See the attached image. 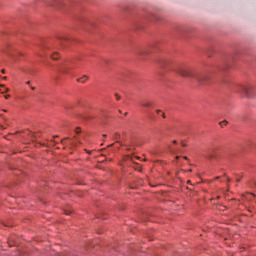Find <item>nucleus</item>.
Returning <instances> with one entry per match:
<instances>
[{
	"mask_svg": "<svg viewBox=\"0 0 256 256\" xmlns=\"http://www.w3.org/2000/svg\"><path fill=\"white\" fill-rule=\"evenodd\" d=\"M178 73L181 75V77L196 79V81H198L200 85H205L207 79H209V76H207L206 74L195 75L193 71H191V69L187 68H179Z\"/></svg>",
	"mask_w": 256,
	"mask_h": 256,
	"instance_id": "obj_1",
	"label": "nucleus"
},
{
	"mask_svg": "<svg viewBox=\"0 0 256 256\" xmlns=\"http://www.w3.org/2000/svg\"><path fill=\"white\" fill-rule=\"evenodd\" d=\"M239 93L245 95V97H252L253 96V86H240Z\"/></svg>",
	"mask_w": 256,
	"mask_h": 256,
	"instance_id": "obj_2",
	"label": "nucleus"
},
{
	"mask_svg": "<svg viewBox=\"0 0 256 256\" xmlns=\"http://www.w3.org/2000/svg\"><path fill=\"white\" fill-rule=\"evenodd\" d=\"M141 107H145V108H149V107H153V102L149 101V100H143L140 103Z\"/></svg>",
	"mask_w": 256,
	"mask_h": 256,
	"instance_id": "obj_3",
	"label": "nucleus"
},
{
	"mask_svg": "<svg viewBox=\"0 0 256 256\" xmlns=\"http://www.w3.org/2000/svg\"><path fill=\"white\" fill-rule=\"evenodd\" d=\"M6 55H8V57H10V59L14 62L17 63V61H19V58H17V55L15 54H11L9 52H6Z\"/></svg>",
	"mask_w": 256,
	"mask_h": 256,
	"instance_id": "obj_4",
	"label": "nucleus"
},
{
	"mask_svg": "<svg viewBox=\"0 0 256 256\" xmlns=\"http://www.w3.org/2000/svg\"><path fill=\"white\" fill-rule=\"evenodd\" d=\"M88 80H89V76L84 75V76H82L81 78H78V79H77V82H78V83H87Z\"/></svg>",
	"mask_w": 256,
	"mask_h": 256,
	"instance_id": "obj_5",
	"label": "nucleus"
},
{
	"mask_svg": "<svg viewBox=\"0 0 256 256\" xmlns=\"http://www.w3.org/2000/svg\"><path fill=\"white\" fill-rule=\"evenodd\" d=\"M113 139L116 141V143H119L118 139H121V134H119V132L114 133Z\"/></svg>",
	"mask_w": 256,
	"mask_h": 256,
	"instance_id": "obj_6",
	"label": "nucleus"
},
{
	"mask_svg": "<svg viewBox=\"0 0 256 256\" xmlns=\"http://www.w3.org/2000/svg\"><path fill=\"white\" fill-rule=\"evenodd\" d=\"M61 73H63L64 75L69 74V67L64 66L61 68Z\"/></svg>",
	"mask_w": 256,
	"mask_h": 256,
	"instance_id": "obj_7",
	"label": "nucleus"
},
{
	"mask_svg": "<svg viewBox=\"0 0 256 256\" xmlns=\"http://www.w3.org/2000/svg\"><path fill=\"white\" fill-rule=\"evenodd\" d=\"M156 113H158V115L159 113H161L160 116H162L163 119H165V113L161 112V110H156Z\"/></svg>",
	"mask_w": 256,
	"mask_h": 256,
	"instance_id": "obj_8",
	"label": "nucleus"
},
{
	"mask_svg": "<svg viewBox=\"0 0 256 256\" xmlns=\"http://www.w3.org/2000/svg\"><path fill=\"white\" fill-rule=\"evenodd\" d=\"M52 59H59V54H57V53H54V54H52Z\"/></svg>",
	"mask_w": 256,
	"mask_h": 256,
	"instance_id": "obj_9",
	"label": "nucleus"
},
{
	"mask_svg": "<svg viewBox=\"0 0 256 256\" xmlns=\"http://www.w3.org/2000/svg\"><path fill=\"white\" fill-rule=\"evenodd\" d=\"M116 100L119 101L121 99V96L119 94H115Z\"/></svg>",
	"mask_w": 256,
	"mask_h": 256,
	"instance_id": "obj_10",
	"label": "nucleus"
},
{
	"mask_svg": "<svg viewBox=\"0 0 256 256\" xmlns=\"http://www.w3.org/2000/svg\"><path fill=\"white\" fill-rule=\"evenodd\" d=\"M220 125H227V120L220 122Z\"/></svg>",
	"mask_w": 256,
	"mask_h": 256,
	"instance_id": "obj_11",
	"label": "nucleus"
},
{
	"mask_svg": "<svg viewBox=\"0 0 256 256\" xmlns=\"http://www.w3.org/2000/svg\"><path fill=\"white\" fill-rule=\"evenodd\" d=\"M2 93H9V88H6Z\"/></svg>",
	"mask_w": 256,
	"mask_h": 256,
	"instance_id": "obj_12",
	"label": "nucleus"
},
{
	"mask_svg": "<svg viewBox=\"0 0 256 256\" xmlns=\"http://www.w3.org/2000/svg\"><path fill=\"white\" fill-rule=\"evenodd\" d=\"M139 55H145V51H140Z\"/></svg>",
	"mask_w": 256,
	"mask_h": 256,
	"instance_id": "obj_13",
	"label": "nucleus"
},
{
	"mask_svg": "<svg viewBox=\"0 0 256 256\" xmlns=\"http://www.w3.org/2000/svg\"><path fill=\"white\" fill-rule=\"evenodd\" d=\"M9 97H11V95H5L4 96L5 99H9Z\"/></svg>",
	"mask_w": 256,
	"mask_h": 256,
	"instance_id": "obj_14",
	"label": "nucleus"
},
{
	"mask_svg": "<svg viewBox=\"0 0 256 256\" xmlns=\"http://www.w3.org/2000/svg\"><path fill=\"white\" fill-rule=\"evenodd\" d=\"M76 133H81V129L77 128Z\"/></svg>",
	"mask_w": 256,
	"mask_h": 256,
	"instance_id": "obj_15",
	"label": "nucleus"
},
{
	"mask_svg": "<svg viewBox=\"0 0 256 256\" xmlns=\"http://www.w3.org/2000/svg\"><path fill=\"white\" fill-rule=\"evenodd\" d=\"M71 211H65V215H69Z\"/></svg>",
	"mask_w": 256,
	"mask_h": 256,
	"instance_id": "obj_16",
	"label": "nucleus"
},
{
	"mask_svg": "<svg viewBox=\"0 0 256 256\" xmlns=\"http://www.w3.org/2000/svg\"><path fill=\"white\" fill-rule=\"evenodd\" d=\"M26 85H31V81H27V82H26Z\"/></svg>",
	"mask_w": 256,
	"mask_h": 256,
	"instance_id": "obj_17",
	"label": "nucleus"
},
{
	"mask_svg": "<svg viewBox=\"0 0 256 256\" xmlns=\"http://www.w3.org/2000/svg\"><path fill=\"white\" fill-rule=\"evenodd\" d=\"M30 89H31L32 91H35V87H33V86H31Z\"/></svg>",
	"mask_w": 256,
	"mask_h": 256,
	"instance_id": "obj_18",
	"label": "nucleus"
},
{
	"mask_svg": "<svg viewBox=\"0 0 256 256\" xmlns=\"http://www.w3.org/2000/svg\"><path fill=\"white\" fill-rule=\"evenodd\" d=\"M2 79H4V81H7V76H4Z\"/></svg>",
	"mask_w": 256,
	"mask_h": 256,
	"instance_id": "obj_19",
	"label": "nucleus"
},
{
	"mask_svg": "<svg viewBox=\"0 0 256 256\" xmlns=\"http://www.w3.org/2000/svg\"><path fill=\"white\" fill-rule=\"evenodd\" d=\"M184 159H185L186 161H189V158H188L187 156H185Z\"/></svg>",
	"mask_w": 256,
	"mask_h": 256,
	"instance_id": "obj_20",
	"label": "nucleus"
},
{
	"mask_svg": "<svg viewBox=\"0 0 256 256\" xmlns=\"http://www.w3.org/2000/svg\"><path fill=\"white\" fill-rule=\"evenodd\" d=\"M236 181H237V183H240V182H241V179L238 178Z\"/></svg>",
	"mask_w": 256,
	"mask_h": 256,
	"instance_id": "obj_21",
	"label": "nucleus"
},
{
	"mask_svg": "<svg viewBox=\"0 0 256 256\" xmlns=\"http://www.w3.org/2000/svg\"><path fill=\"white\" fill-rule=\"evenodd\" d=\"M18 55L23 56V53L19 52Z\"/></svg>",
	"mask_w": 256,
	"mask_h": 256,
	"instance_id": "obj_22",
	"label": "nucleus"
},
{
	"mask_svg": "<svg viewBox=\"0 0 256 256\" xmlns=\"http://www.w3.org/2000/svg\"><path fill=\"white\" fill-rule=\"evenodd\" d=\"M228 183H231V178H228Z\"/></svg>",
	"mask_w": 256,
	"mask_h": 256,
	"instance_id": "obj_23",
	"label": "nucleus"
},
{
	"mask_svg": "<svg viewBox=\"0 0 256 256\" xmlns=\"http://www.w3.org/2000/svg\"><path fill=\"white\" fill-rule=\"evenodd\" d=\"M108 147H113V144L108 145Z\"/></svg>",
	"mask_w": 256,
	"mask_h": 256,
	"instance_id": "obj_24",
	"label": "nucleus"
},
{
	"mask_svg": "<svg viewBox=\"0 0 256 256\" xmlns=\"http://www.w3.org/2000/svg\"><path fill=\"white\" fill-rule=\"evenodd\" d=\"M2 73H5V69H2Z\"/></svg>",
	"mask_w": 256,
	"mask_h": 256,
	"instance_id": "obj_25",
	"label": "nucleus"
},
{
	"mask_svg": "<svg viewBox=\"0 0 256 256\" xmlns=\"http://www.w3.org/2000/svg\"><path fill=\"white\" fill-rule=\"evenodd\" d=\"M103 137H107V134H103Z\"/></svg>",
	"mask_w": 256,
	"mask_h": 256,
	"instance_id": "obj_26",
	"label": "nucleus"
},
{
	"mask_svg": "<svg viewBox=\"0 0 256 256\" xmlns=\"http://www.w3.org/2000/svg\"><path fill=\"white\" fill-rule=\"evenodd\" d=\"M173 143H177V140H174Z\"/></svg>",
	"mask_w": 256,
	"mask_h": 256,
	"instance_id": "obj_27",
	"label": "nucleus"
},
{
	"mask_svg": "<svg viewBox=\"0 0 256 256\" xmlns=\"http://www.w3.org/2000/svg\"><path fill=\"white\" fill-rule=\"evenodd\" d=\"M0 87H5V85H0Z\"/></svg>",
	"mask_w": 256,
	"mask_h": 256,
	"instance_id": "obj_28",
	"label": "nucleus"
},
{
	"mask_svg": "<svg viewBox=\"0 0 256 256\" xmlns=\"http://www.w3.org/2000/svg\"><path fill=\"white\" fill-rule=\"evenodd\" d=\"M124 115L127 116V112Z\"/></svg>",
	"mask_w": 256,
	"mask_h": 256,
	"instance_id": "obj_29",
	"label": "nucleus"
},
{
	"mask_svg": "<svg viewBox=\"0 0 256 256\" xmlns=\"http://www.w3.org/2000/svg\"><path fill=\"white\" fill-rule=\"evenodd\" d=\"M176 159H179V156H177Z\"/></svg>",
	"mask_w": 256,
	"mask_h": 256,
	"instance_id": "obj_30",
	"label": "nucleus"
},
{
	"mask_svg": "<svg viewBox=\"0 0 256 256\" xmlns=\"http://www.w3.org/2000/svg\"><path fill=\"white\" fill-rule=\"evenodd\" d=\"M216 179H219V177H216Z\"/></svg>",
	"mask_w": 256,
	"mask_h": 256,
	"instance_id": "obj_31",
	"label": "nucleus"
}]
</instances>
